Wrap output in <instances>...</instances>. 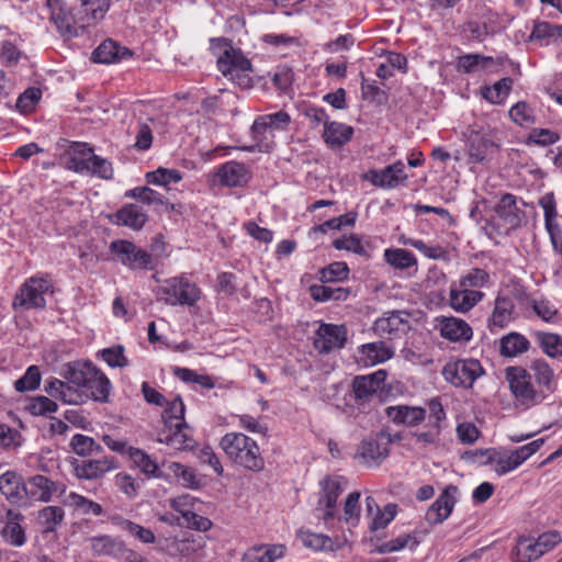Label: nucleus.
I'll return each mask as SVG.
<instances>
[{
  "instance_id": "a19ab883",
  "label": "nucleus",
  "mask_w": 562,
  "mask_h": 562,
  "mask_svg": "<svg viewBox=\"0 0 562 562\" xmlns=\"http://www.w3.org/2000/svg\"><path fill=\"white\" fill-rule=\"evenodd\" d=\"M65 510L60 506H46L37 512V522L43 532H55L63 524Z\"/></svg>"
},
{
  "instance_id": "3c124183",
  "label": "nucleus",
  "mask_w": 562,
  "mask_h": 562,
  "mask_svg": "<svg viewBox=\"0 0 562 562\" xmlns=\"http://www.w3.org/2000/svg\"><path fill=\"white\" fill-rule=\"evenodd\" d=\"M384 258L389 265L396 269H408L417 263L415 256L406 249H386Z\"/></svg>"
},
{
  "instance_id": "7c9ffc66",
  "label": "nucleus",
  "mask_w": 562,
  "mask_h": 562,
  "mask_svg": "<svg viewBox=\"0 0 562 562\" xmlns=\"http://www.w3.org/2000/svg\"><path fill=\"white\" fill-rule=\"evenodd\" d=\"M286 553V547L281 543L260 544L249 548L243 555V562H276Z\"/></svg>"
},
{
  "instance_id": "ea45409f",
  "label": "nucleus",
  "mask_w": 562,
  "mask_h": 562,
  "mask_svg": "<svg viewBox=\"0 0 562 562\" xmlns=\"http://www.w3.org/2000/svg\"><path fill=\"white\" fill-rule=\"evenodd\" d=\"M494 65V58L480 54H464L457 59V70L464 74H473L485 70Z\"/></svg>"
},
{
  "instance_id": "39448f33",
  "label": "nucleus",
  "mask_w": 562,
  "mask_h": 562,
  "mask_svg": "<svg viewBox=\"0 0 562 562\" xmlns=\"http://www.w3.org/2000/svg\"><path fill=\"white\" fill-rule=\"evenodd\" d=\"M542 445L543 439L540 438L509 452L502 453L494 449H486L480 450L476 453L484 458V460H482L483 464L494 463L495 472L499 475H504L522 464L536 453Z\"/></svg>"
},
{
  "instance_id": "f704fd0d",
  "label": "nucleus",
  "mask_w": 562,
  "mask_h": 562,
  "mask_svg": "<svg viewBox=\"0 0 562 562\" xmlns=\"http://www.w3.org/2000/svg\"><path fill=\"white\" fill-rule=\"evenodd\" d=\"M353 135V128L347 124L339 122L326 123L323 132L324 142L330 148H340L347 144Z\"/></svg>"
},
{
  "instance_id": "9b49d317",
  "label": "nucleus",
  "mask_w": 562,
  "mask_h": 562,
  "mask_svg": "<svg viewBox=\"0 0 562 562\" xmlns=\"http://www.w3.org/2000/svg\"><path fill=\"white\" fill-rule=\"evenodd\" d=\"M109 249L119 262L130 269L137 270L151 267V255L130 240H114L110 244Z\"/></svg>"
},
{
  "instance_id": "79ce46f5",
  "label": "nucleus",
  "mask_w": 562,
  "mask_h": 562,
  "mask_svg": "<svg viewBox=\"0 0 562 562\" xmlns=\"http://www.w3.org/2000/svg\"><path fill=\"white\" fill-rule=\"evenodd\" d=\"M539 390L548 395L555 390L554 373L544 360H535L530 367Z\"/></svg>"
},
{
  "instance_id": "e433bc0d",
  "label": "nucleus",
  "mask_w": 562,
  "mask_h": 562,
  "mask_svg": "<svg viewBox=\"0 0 562 562\" xmlns=\"http://www.w3.org/2000/svg\"><path fill=\"white\" fill-rule=\"evenodd\" d=\"M91 148L87 144L72 143L66 155V167L76 172H88Z\"/></svg>"
},
{
  "instance_id": "5fc2aeb1",
  "label": "nucleus",
  "mask_w": 562,
  "mask_h": 562,
  "mask_svg": "<svg viewBox=\"0 0 562 562\" xmlns=\"http://www.w3.org/2000/svg\"><path fill=\"white\" fill-rule=\"evenodd\" d=\"M297 538L303 546L313 550H333V541L329 537L322 533H314L310 530H300Z\"/></svg>"
},
{
  "instance_id": "20e7f679",
  "label": "nucleus",
  "mask_w": 562,
  "mask_h": 562,
  "mask_svg": "<svg viewBox=\"0 0 562 562\" xmlns=\"http://www.w3.org/2000/svg\"><path fill=\"white\" fill-rule=\"evenodd\" d=\"M154 293L158 302L169 306H193L201 297V289L187 274L164 280Z\"/></svg>"
},
{
  "instance_id": "f8f14e48",
  "label": "nucleus",
  "mask_w": 562,
  "mask_h": 562,
  "mask_svg": "<svg viewBox=\"0 0 562 562\" xmlns=\"http://www.w3.org/2000/svg\"><path fill=\"white\" fill-rule=\"evenodd\" d=\"M389 453L390 440L384 434H380L360 442L355 460L368 468L379 467L387 458Z\"/></svg>"
},
{
  "instance_id": "4be33fe9",
  "label": "nucleus",
  "mask_w": 562,
  "mask_h": 562,
  "mask_svg": "<svg viewBox=\"0 0 562 562\" xmlns=\"http://www.w3.org/2000/svg\"><path fill=\"white\" fill-rule=\"evenodd\" d=\"M516 318L515 303L513 299L504 295H497L494 301V307L487 319V327L492 333H497L506 328Z\"/></svg>"
},
{
  "instance_id": "13d9d810",
  "label": "nucleus",
  "mask_w": 562,
  "mask_h": 562,
  "mask_svg": "<svg viewBox=\"0 0 562 562\" xmlns=\"http://www.w3.org/2000/svg\"><path fill=\"white\" fill-rule=\"evenodd\" d=\"M182 179L180 171L176 169L158 168L155 171L146 173L148 183L167 187L170 183H177Z\"/></svg>"
},
{
  "instance_id": "a211bd4d",
  "label": "nucleus",
  "mask_w": 562,
  "mask_h": 562,
  "mask_svg": "<svg viewBox=\"0 0 562 562\" xmlns=\"http://www.w3.org/2000/svg\"><path fill=\"white\" fill-rule=\"evenodd\" d=\"M50 11V20L63 36H77V25L81 22L79 16L75 18L67 9L63 0H46Z\"/></svg>"
},
{
  "instance_id": "72a5a7b5",
  "label": "nucleus",
  "mask_w": 562,
  "mask_h": 562,
  "mask_svg": "<svg viewBox=\"0 0 562 562\" xmlns=\"http://www.w3.org/2000/svg\"><path fill=\"white\" fill-rule=\"evenodd\" d=\"M82 16H79L81 22L80 27H87L92 23L101 21L106 12L110 10L111 0H80Z\"/></svg>"
},
{
  "instance_id": "7ed1b4c3",
  "label": "nucleus",
  "mask_w": 562,
  "mask_h": 562,
  "mask_svg": "<svg viewBox=\"0 0 562 562\" xmlns=\"http://www.w3.org/2000/svg\"><path fill=\"white\" fill-rule=\"evenodd\" d=\"M220 447L236 465L254 472H260L265 468V459L259 446L243 432L226 434L222 437Z\"/></svg>"
},
{
  "instance_id": "052dcab7",
  "label": "nucleus",
  "mask_w": 562,
  "mask_h": 562,
  "mask_svg": "<svg viewBox=\"0 0 562 562\" xmlns=\"http://www.w3.org/2000/svg\"><path fill=\"white\" fill-rule=\"evenodd\" d=\"M23 443L21 432L7 424H0V448L4 450H16Z\"/></svg>"
},
{
  "instance_id": "f03ea898",
  "label": "nucleus",
  "mask_w": 562,
  "mask_h": 562,
  "mask_svg": "<svg viewBox=\"0 0 562 562\" xmlns=\"http://www.w3.org/2000/svg\"><path fill=\"white\" fill-rule=\"evenodd\" d=\"M211 50L217 56V68L228 80L243 89L252 87V65L239 48L225 38H212Z\"/></svg>"
},
{
  "instance_id": "4468645a",
  "label": "nucleus",
  "mask_w": 562,
  "mask_h": 562,
  "mask_svg": "<svg viewBox=\"0 0 562 562\" xmlns=\"http://www.w3.org/2000/svg\"><path fill=\"white\" fill-rule=\"evenodd\" d=\"M157 441L175 450H192L196 443L186 422H178V424L167 422V426L159 431Z\"/></svg>"
},
{
  "instance_id": "0eeeda50",
  "label": "nucleus",
  "mask_w": 562,
  "mask_h": 562,
  "mask_svg": "<svg viewBox=\"0 0 562 562\" xmlns=\"http://www.w3.org/2000/svg\"><path fill=\"white\" fill-rule=\"evenodd\" d=\"M53 293V285L47 277L34 276L27 278L19 288L12 307L33 310L46 306L45 295Z\"/></svg>"
},
{
  "instance_id": "603ef678",
  "label": "nucleus",
  "mask_w": 562,
  "mask_h": 562,
  "mask_svg": "<svg viewBox=\"0 0 562 562\" xmlns=\"http://www.w3.org/2000/svg\"><path fill=\"white\" fill-rule=\"evenodd\" d=\"M491 282V277L487 271L481 268H472L468 270L459 280L460 288L474 290L476 288H484Z\"/></svg>"
},
{
  "instance_id": "4d7b16f0",
  "label": "nucleus",
  "mask_w": 562,
  "mask_h": 562,
  "mask_svg": "<svg viewBox=\"0 0 562 562\" xmlns=\"http://www.w3.org/2000/svg\"><path fill=\"white\" fill-rule=\"evenodd\" d=\"M536 337L546 355L551 358L562 355V339L558 334L539 331Z\"/></svg>"
},
{
  "instance_id": "6e6552de",
  "label": "nucleus",
  "mask_w": 562,
  "mask_h": 562,
  "mask_svg": "<svg viewBox=\"0 0 562 562\" xmlns=\"http://www.w3.org/2000/svg\"><path fill=\"white\" fill-rule=\"evenodd\" d=\"M464 135L468 139V154L471 162L485 161L490 153L498 148L496 131L488 125H471Z\"/></svg>"
},
{
  "instance_id": "774afa93",
  "label": "nucleus",
  "mask_w": 562,
  "mask_h": 562,
  "mask_svg": "<svg viewBox=\"0 0 562 562\" xmlns=\"http://www.w3.org/2000/svg\"><path fill=\"white\" fill-rule=\"evenodd\" d=\"M114 483L115 486L130 498H134L140 488L139 481L125 472L117 473L114 477Z\"/></svg>"
},
{
  "instance_id": "8fccbe9b",
  "label": "nucleus",
  "mask_w": 562,
  "mask_h": 562,
  "mask_svg": "<svg viewBox=\"0 0 562 562\" xmlns=\"http://www.w3.org/2000/svg\"><path fill=\"white\" fill-rule=\"evenodd\" d=\"M41 371L37 366H30L24 374L14 382V390L19 393L35 391L41 385Z\"/></svg>"
},
{
  "instance_id": "412c9836",
  "label": "nucleus",
  "mask_w": 562,
  "mask_h": 562,
  "mask_svg": "<svg viewBox=\"0 0 562 562\" xmlns=\"http://www.w3.org/2000/svg\"><path fill=\"white\" fill-rule=\"evenodd\" d=\"M94 366L91 362L72 361L64 364L59 370V383L69 390H80L85 386Z\"/></svg>"
},
{
  "instance_id": "4c0bfd02",
  "label": "nucleus",
  "mask_w": 562,
  "mask_h": 562,
  "mask_svg": "<svg viewBox=\"0 0 562 562\" xmlns=\"http://www.w3.org/2000/svg\"><path fill=\"white\" fill-rule=\"evenodd\" d=\"M220 182L227 187H238L247 181V170L245 165L228 161L222 165L217 170Z\"/></svg>"
},
{
  "instance_id": "f3484780",
  "label": "nucleus",
  "mask_w": 562,
  "mask_h": 562,
  "mask_svg": "<svg viewBox=\"0 0 562 562\" xmlns=\"http://www.w3.org/2000/svg\"><path fill=\"white\" fill-rule=\"evenodd\" d=\"M386 378L383 370H379L372 374L356 376L352 382V391L355 401L359 405L369 403L381 389Z\"/></svg>"
},
{
  "instance_id": "473e14b6",
  "label": "nucleus",
  "mask_w": 562,
  "mask_h": 562,
  "mask_svg": "<svg viewBox=\"0 0 562 562\" xmlns=\"http://www.w3.org/2000/svg\"><path fill=\"white\" fill-rule=\"evenodd\" d=\"M290 121V115L284 111L261 115L256 119L252 124L254 138L256 140H261V134L267 131L272 132L273 130H285Z\"/></svg>"
},
{
  "instance_id": "f257e3e1",
  "label": "nucleus",
  "mask_w": 562,
  "mask_h": 562,
  "mask_svg": "<svg viewBox=\"0 0 562 562\" xmlns=\"http://www.w3.org/2000/svg\"><path fill=\"white\" fill-rule=\"evenodd\" d=\"M110 389V380L95 367L80 390H69L57 378H49L44 384L45 393L68 405H81L89 400L106 402Z\"/></svg>"
},
{
  "instance_id": "6ab92c4d",
  "label": "nucleus",
  "mask_w": 562,
  "mask_h": 562,
  "mask_svg": "<svg viewBox=\"0 0 562 562\" xmlns=\"http://www.w3.org/2000/svg\"><path fill=\"white\" fill-rule=\"evenodd\" d=\"M347 330L342 325L322 324L314 339V347L322 353H328L335 348L344 347Z\"/></svg>"
},
{
  "instance_id": "1a4fd4ad",
  "label": "nucleus",
  "mask_w": 562,
  "mask_h": 562,
  "mask_svg": "<svg viewBox=\"0 0 562 562\" xmlns=\"http://www.w3.org/2000/svg\"><path fill=\"white\" fill-rule=\"evenodd\" d=\"M483 373L484 370L480 361L473 358L450 361L442 370V374L448 382L462 387H471Z\"/></svg>"
},
{
  "instance_id": "b1692460",
  "label": "nucleus",
  "mask_w": 562,
  "mask_h": 562,
  "mask_svg": "<svg viewBox=\"0 0 562 562\" xmlns=\"http://www.w3.org/2000/svg\"><path fill=\"white\" fill-rule=\"evenodd\" d=\"M458 488L456 486H448L439 495V497L432 503L426 513V520L429 524L437 525L446 520L452 513L456 504V493Z\"/></svg>"
},
{
  "instance_id": "dca6fc26",
  "label": "nucleus",
  "mask_w": 562,
  "mask_h": 562,
  "mask_svg": "<svg viewBox=\"0 0 562 562\" xmlns=\"http://www.w3.org/2000/svg\"><path fill=\"white\" fill-rule=\"evenodd\" d=\"M364 178L375 187L382 189H395L398 186L404 184L408 179V176L405 173L404 162L397 160L393 165L386 166L381 170H370Z\"/></svg>"
},
{
  "instance_id": "bf43d9fd",
  "label": "nucleus",
  "mask_w": 562,
  "mask_h": 562,
  "mask_svg": "<svg viewBox=\"0 0 562 562\" xmlns=\"http://www.w3.org/2000/svg\"><path fill=\"white\" fill-rule=\"evenodd\" d=\"M349 268L346 262H333L319 270V280L323 283H334L347 279Z\"/></svg>"
},
{
  "instance_id": "49530a36",
  "label": "nucleus",
  "mask_w": 562,
  "mask_h": 562,
  "mask_svg": "<svg viewBox=\"0 0 562 562\" xmlns=\"http://www.w3.org/2000/svg\"><path fill=\"white\" fill-rule=\"evenodd\" d=\"M513 86V80L508 77L502 78L492 87H484L482 95L485 100L493 104H501L509 94Z\"/></svg>"
},
{
  "instance_id": "338daca9",
  "label": "nucleus",
  "mask_w": 562,
  "mask_h": 562,
  "mask_svg": "<svg viewBox=\"0 0 562 562\" xmlns=\"http://www.w3.org/2000/svg\"><path fill=\"white\" fill-rule=\"evenodd\" d=\"M510 119L520 126H527L535 122L533 112L530 106L524 102H517L509 110Z\"/></svg>"
},
{
  "instance_id": "ddd939ff",
  "label": "nucleus",
  "mask_w": 562,
  "mask_h": 562,
  "mask_svg": "<svg viewBox=\"0 0 562 562\" xmlns=\"http://www.w3.org/2000/svg\"><path fill=\"white\" fill-rule=\"evenodd\" d=\"M65 492V484L55 482L42 474L30 476L25 481V502L32 499L49 503L55 494L61 496Z\"/></svg>"
},
{
  "instance_id": "aec40b11",
  "label": "nucleus",
  "mask_w": 562,
  "mask_h": 562,
  "mask_svg": "<svg viewBox=\"0 0 562 562\" xmlns=\"http://www.w3.org/2000/svg\"><path fill=\"white\" fill-rule=\"evenodd\" d=\"M158 547L172 558H188L201 548V541L191 533H183L179 537L160 539Z\"/></svg>"
},
{
  "instance_id": "bb28decb",
  "label": "nucleus",
  "mask_w": 562,
  "mask_h": 562,
  "mask_svg": "<svg viewBox=\"0 0 562 562\" xmlns=\"http://www.w3.org/2000/svg\"><path fill=\"white\" fill-rule=\"evenodd\" d=\"M438 327L440 335L450 341H468L473 335L470 325L457 317H441Z\"/></svg>"
},
{
  "instance_id": "864d4df0",
  "label": "nucleus",
  "mask_w": 562,
  "mask_h": 562,
  "mask_svg": "<svg viewBox=\"0 0 562 562\" xmlns=\"http://www.w3.org/2000/svg\"><path fill=\"white\" fill-rule=\"evenodd\" d=\"M361 352L364 355L371 364L381 363L394 355V351L384 342H371L361 347Z\"/></svg>"
},
{
  "instance_id": "37998d69",
  "label": "nucleus",
  "mask_w": 562,
  "mask_h": 562,
  "mask_svg": "<svg viewBox=\"0 0 562 562\" xmlns=\"http://www.w3.org/2000/svg\"><path fill=\"white\" fill-rule=\"evenodd\" d=\"M64 504L72 507L81 515L100 516L103 513L102 506L99 503L76 492H70L65 498Z\"/></svg>"
},
{
  "instance_id": "69168bd1",
  "label": "nucleus",
  "mask_w": 562,
  "mask_h": 562,
  "mask_svg": "<svg viewBox=\"0 0 562 562\" xmlns=\"http://www.w3.org/2000/svg\"><path fill=\"white\" fill-rule=\"evenodd\" d=\"M87 173L98 176L102 179H111L113 176V168L109 160L91 153Z\"/></svg>"
},
{
  "instance_id": "c9c22d12",
  "label": "nucleus",
  "mask_w": 562,
  "mask_h": 562,
  "mask_svg": "<svg viewBox=\"0 0 562 562\" xmlns=\"http://www.w3.org/2000/svg\"><path fill=\"white\" fill-rule=\"evenodd\" d=\"M495 212L509 228H516L520 225L521 211L517 206L515 195L510 193L504 194L495 206Z\"/></svg>"
},
{
  "instance_id": "a18cd8bd",
  "label": "nucleus",
  "mask_w": 562,
  "mask_h": 562,
  "mask_svg": "<svg viewBox=\"0 0 562 562\" xmlns=\"http://www.w3.org/2000/svg\"><path fill=\"white\" fill-rule=\"evenodd\" d=\"M529 347V340L518 333H510L501 339V353L505 357H516Z\"/></svg>"
},
{
  "instance_id": "680f3d73",
  "label": "nucleus",
  "mask_w": 562,
  "mask_h": 562,
  "mask_svg": "<svg viewBox=\"0 0 562 562\" xmlns=\"http://www.w3.org/2000/svg\"><path fill=\"white\" fill-rule=\"evenodd\" d=\"M514 554L517 562H531L540 558V551L537 550L535 541L527 538L518 540Z\"/></svg>"
},
{
  "instance_id": "2f4dec72",
  "label": "nucleus",
  "mask_w": 562,
  "mask_h": 562,
  "mask_svg": "<svg viewBox=\"0 0 562 562\" xmlns=\"http://www.w3.org/2000/svg\"><path fill=\"white\" fill-rule=\"evenodd\" d=\"M386 416L395 424H404L407 426H416L426 417V411L418 406H389L385 409Z\"/></svg>"
},
{
  "instance_id": "2eb2a0df",
  "label": "nucleus",
  "mask_w": 562,
  "mask_h": 562,
  "mask_svg": "<svg viewBox=\"0 0 562 562\" xmlns=\"http://www.w3.org/2000/svg\"><path fill=\"white\" fill-rule=\"evenodd\" d=\"M409 329V314L404 311L385 313L374 322L373 330L386 339L400 338Z\"/></svg>"
},
{
  "instance_id": "de8ad7c7",
  "label": "nucleus",
  "mask_w": 562,
  "mask_h": 562,
  "mask_svg": "<svg viewBox=\"0 0 562 562\" xmlns=\"http://www.w3.org/2000/svg\"><path fill=\"white\" fill-rule=\"evenodd\" d=\"M117 526L121 530L127 532L131 537L135 538L142 543L151 544L156 541L155 533L144 526H140L128 519H119Z\"/></svg>"
},
{
  "instance_id": "c756f323",
  "label": "nucleus",
  "mask_w": 562,
  "mask_h": 562,
  "mask_svg": "<svg viewBox=\"0 0 562 562\" xmlns=\"http://www.w3.org/2000/svg\"><path fill=\"white\" fill-rule=\"evenodd\" d=\"M90 548L93 551L94 554L101 557H130V552H133L132 550H128L125 548L124 543L111 536H97L89 539Z\"/></svg>"
},
{
  "instance_id": "c85d7f7f",
  "label": "nucleus",
  "mask_w": 562,
  "mask_h": 562,
  "mask_svg": "<svg viewBox=\"0 0 562 562\" xmlns=\"http://www.w3.org/2000/svg\"><path fill=\"white\" fill-rule=\"evenodd\" d=\"M484 297V293L479 290L451 286L449 292V304L459 313H467L472 310Z\"/></svg>"
},
{
  "instance_id": "c03bdc74",
  "label": "nucleus",
  "mask_w": 562,
  "mask_h": 562,
  "mask_svg": "<svg viewBox=\"0 0 562 562\" xmlns=\"http://www.w3.org/2000/svg\"><path fill=\"white\" fill-rule=\"evenodd\" d=\"M128 457L133 463L147 476L161 477L162 472L156 461H154L148 453L138 448H131Z\"/></svg>"
},
{
  "instance_id": "cd10ccee",
  "label": "nucleus",
  "mask_w": 562,
  "mask_h": 562,
  "mask_svg": "<svg viewBox=\"0 0 562 562\" xmlns=\"http://www.w3.org/2000/svg\"><path fill=\"white\" fill-rule=\"evenodd\" d=\"M133 55L127 47L121 46L117 42L109 38L103 41L92 53V59L100 64H113L128 59Z\"/></svg>"
},
{
  "instance_id": "a878e982",
  "label": "nucleus",
  "mask_w": 562,
  "mask_h": 562,
  "mask_svg": "<svg viewBox=\"0 0 562 562\" xmlns=\"http://www.w3.org/2000/svg\"><path fill=\"white\" fill-rule=\"evenodd\" d=\"M117 468L119 463L113 457H104L99 460L82 461L75 468V471L79 479L95 480Z\"/></svg>"
},
{
  "instance_id": "5701e85b",
  "label": "nucleus",
  "mask_w": 562,
  "mask_h": 562,
  "mask_svg": "<svg viewBox=\"0 0 562 562\" xmlns=\"http://www.w3.org/2000/svg\"><path fill=\"white\" fill-rule=\"evenodd\" d=\"M428 533V529L417 528L412 532L398 535L397 537L379 544L375 551L379 554L398 552L404 549L414 551L424 541Z\"/></svg>"
},
{
  "instance_id": "58836bf2",
  "label": "nucleus",
  "mask_w": 562,
  "mask_h": 562,
  "mask_svg": "<svg viewBox=\"0 0 562 562\" xmlns=\"http://www.w3.org/2000/svg\"><path fill=\"white\" fill-rule=\"evenodd\" d=\"M115 223L132 229H140L147 222V214L136 204H127L115 213Z\"/></svg>"
},
{
  "instance_id": "0e129e2a",
  "label": "nucleus",
  "mask_w": 562,
  "mask_h": 562,
  "mask_svg": "<svg viewBox=\"0 0 562 562\" xmlns=\"http://www.w3.org/2000/svg\"><path fill=\"white\" fill-rule=\"evenodd\" d=\"M167 406L161 415L164 426H167V422L171 424H178V422L184 420V404L180 396L175 397L172 401L165 403Z\"/></svg>"
},
{
  "instance_id": "09e8293b",
  "label": "nucleus",
  "mask_w": 562,
  "mask_h": 562,
  "mask_svg": "<svg viewBox=\"0 0 562 562\" xmlns=\"http://www.w3.org/2000/svg\"><path fill=\"white\" fill-rule=\"evenodd\" d=\"M53 398L44 395L33 396L25 406V411L32 416H48L56 413L58 405Z\"/></svg>"
},
{
  "instance_id": "9d476101",
  "label": "nucleus",
  "mask_w": 562,
  "mask_h": 562,
  "mask_svg": "<svg viewBox=\"0 0 562 562\" xmlns=\"http://www.w3.org/2000/svg\"><path fill=\"white\" fill-rule=\"evenodd\" d=\"M342 492V477L340 476H327L321 482V494L315 508L318 519L327 522L335 518L337 499Z\"/></svg>"
},
{
  "instance_id": "423d86ee",
  "label": "nucleus",
  "mask_w": 562,
  "mask_h": 562,
  "mask_svg": "<svg viewBox=\"0 0 562 562\" xmlns=\"http://www.w3.org/2000/svg\"><path fill=\"white\" fill-rule=\"evenodd\" d=\"M506 379L516 401L526 408L536 406L547 398L544 390L533 387L531 383V374L524 368H507Z\"/></svg>"
},
{
  "instance_id": "393cba45",
  "label": "nucleus",
  "mask_w": 562,
  "mask_h": 562,
  "mask_svg": "<svg viewBox=\"0 0 562 562\" xmlns=\"http://www.w3.org/2000/svg\"><path fill=\"white\" fill-rule=\"evenodd\" d=\"M0 492L11 504H25V481L13 471L0 475Z\"/></svg>"
},
{
  "instance_id": "e2e57ef3",
  "label": "nucleus",
  "mask_w": 562,
  "mask_h": 562,
  "mask_svg": "<svg viewBox=\"0 0 562 562\" xmlns=\"http://www.w3.org/2000/svg\"><path fill=\"white\" fill-rule=\"evenodd\" d=\"M333 246L337 250H347V251H351V252H355L360 256H367V249H366L364 245L362 244L361 238L356 234L336 238L333 241Z\"/></svg>"
},
{
  "instance_id": "6e6d98bb",
  "label": "nucleus",
  "mask_w": 562,
  "mask_h": 562,
  "mask_svg": "<svg viewBox=\"0 0 562 562\" xmlns=\"http://www.w3.org/2000/svg\"><path fill=\"white\" fill-rule=\"evenodd\" d=\"M72 451L80 457H88L94 452L102 451V447L98 445L93 438L86 435L77 434L70 440Z\"/></svg>"
}]
</instances>
